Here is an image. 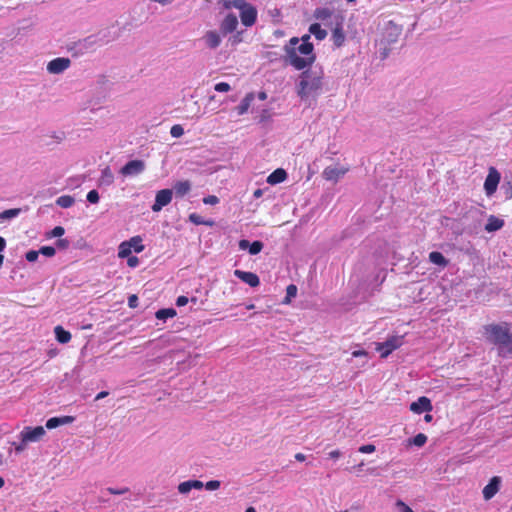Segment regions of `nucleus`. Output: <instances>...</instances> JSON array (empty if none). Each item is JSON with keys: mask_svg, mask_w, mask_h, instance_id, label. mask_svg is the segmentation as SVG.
<instances>
[{"mask_svg": "<svg viewBox=\"0 0 512 512\" xmlns=\"http://www.w3.org/2000/svg\"><path fill=\"white\" fill-rule=\"evenodd\" d=\"M299 41L297 37L291 38L284 50L287 62L296 70H303L314 63L316 56L312 43H299Z\"/></svg>", "mask_w": 512, "mask_h": 512, "instance_id": "nucleus-1", "label": "nucleus"}, {"mask_svg": "<svg viewBox=\"0 0 512 512\" xmlns=\"http://www.w3.org/2000/svg\"><path fill=\"white\" fill-rule=\"evenodd\" d=\"M323 79L322 68L314 67L304 70L296 85L297 95L302 100L318 96L323 88Z\"/></svg>", "mask_w": 512, "mask_h": 512, "instance_id": "nucleus-2", "label": "nucleus"}, {"mask_svg": "<svg viewBox=\"0 0 512 512\" xmlns=\"http://www.w3.org/2000/svg\"><path fill=\"white\" fill-rule=\"evenodd\" d=\"M486 338L489 342L498 346V354L507 357V349L512 344V335L507 325L491 324L484 328Z\"/></svg>", "mask_w": 512, "mask_h": 512, "instance_id": "nucleus-3", "label": "nucleus"}, {"mask_svg": "<svg viewBox=\"0 0 512 512\" xmlns=\"http://www.w3.org/2000/svg\"><path fill=\"white\" fill-rule=\"evenodd\" d=\"M142 238L140 236H134L127 241L122 242L118 247V257L126 258L131 255L132 251L140 253L144 250Z\"/></svg>", "mask_w": 512, "mask_h": 512, "instance_id": "nucleus-4", "label": "nucleus"}, {"mask_svg": "<svg viewBox=\"0 0 512 512\" xmlns=\"http://www.w3.org/2000/svg\"><path fill=\"white\" fill-rule=\"evenodd\" d=\"M45 435L46 430L42 426H26L21 430L18 437L23 438L24 442L29 444L42 440Z\"/></svg>", "mask_w": 512, "mask_h": 512, "instance_id": "nucleus-5", "label": "nucleus"}, {"mask_svg": "<svg viewBox=\"0 0 512 512\" xmlns=\"http://www.w3.org/2000/svg\"><path fill=\"white\" fill-rule=\"evenodd\" d=\"M403 344L402 336H392L385 342L377 343L376 350L380 353L382 358L388 357L394 350L399 348Z\"/></svg>", "mask_w": 512, "mask_h": 512, "instance_id": "nucleus-6", "label": "nucleus"}, {"mask_svg": "<svg viewBox=\"0 0 512 512\" xmlns=\"http://www.w3.org/2000/svg\"><path fill=\"white\" fill-rule=\"evenodd\" d=\"M71 66V60L67 57H57L47 63V71L50 74L58 75Z\"/></svg>", "mask_w": 512, "mask_h": 512, "instance_id": "nucleus-7", "label": "nucleus"}, {"mask_svg": "<svg viewBox=\"0 0 512 512\" xmlns=\"http://www.w3.org/2000/svg\"><path fill=\"white\" fill-rule=\"evenodd\" d=\"M348 171H349V167H347V166H342V165L328 166L323 170L322 176L327 181L337 182Z\"/></svg>", "mask_w": 512, "mask_h": 512, "instance_id": "nucleus-8", "label": "nucleus"}, {"mask_svg": "<svg viewBox=\"0 0 512 512\" xmlns=\"http://www.w3.org/2000/svg\"><path fill=\"white\" fill-rule=\"evenodd\" d=\"M499 182L500 173L494 167H491L484 182V190L487 196H492L496 192Z\"/></svg>", "mask_w": 512, "mask_h": 512, "instance_id": "nucleus-9", "label": "nucleus"}, {"mask_svg": "<svg viewBox=\"0 0 512 512\" xmlns=\"http://www.w3.org/2000/svg\"><path fill=\"white\" fill-rule=\"evenodd\" d=\"M145 170V162L143 160H131L127 162L121 169L120 174L125 177L137 176Z\"/></svg>", "mask_w": 512, "mask_h": 512, "instance_id": "nucleus-10", "label": "nucleus"}, {"mask_svg": "<svg viewBox=\"0 0 512 512\" xmlns=\"http://www.w3.org/2000/svg\"><path fill=\"white\" fill-rule=\"evenodd\" d=\"M173 191L170 189H162L156 193L155 202L151 209L153 212H159L163 207L167 206L172 200Z\"/></svg>", "mask_w": 512, "mask_h": 512, "instance_id": "nucleus-11", "label": "nucleus"}, {"mask_svg": "<svg viewBox=\"0 0 512 512\" xmlns=\"http://www.w3.org/2000/svg\"><path fill=\"white\" fill-rule=\"evenodd\" d=\"M433 409L431 400L425 396L419 397L417 401L410 404V410L415 414L431 412Z\"/></svg>", "mask_w": 512, "mask_h": 512, "instance_id": "nucleus-12", "label": "nucleus"}, {"mask_svg": "<svg viewBox=\"0 0 512 512\" xmlns=\"http://www.w3.org/2000/svg\"><path fill=\"white\" fill-rule=\"evenodd\" d=\"M501 478L494 476L490 479L489 483L483 488V497L485 500L492 499L500 489Z\"/></svg>", "mask_w": 512, "mask_h": 512, "instance_id": "nucleus-13", "label": "nucleus"}, {"mask_svg": "<svg viewBox=\"0 0 512 512\" xmlns=\"http://www.w3.org/2000/svg\"><path fill=\"white\" fill-rule=\"evenodd\" d=\"M234 275L244 283L248 284L250 287H257L260 284L259 277L253 272L242 271L237 269L234 271Z\"/></svg>", "mask_w": 512, "mask_h": 512, "instance_id": "nucleus-14", "label": "nucleus"}, {"mask_svg": "<svg viewBox=\"0 0 512 512\" xmlns=\"http://www.w3.org/2000/svg\"><path fill=\"white\" fill-rule=\"evenodd\" d=\"M204 488V483L200 480H187L184 482H181L177 490L182 495H188L193 489L195 490H201Z\"/></svg>", "mask_w": 512, "mask_h": 512, "instance_id": "nucleus-15", "label": "nucleus"}, {"mask_svg": "<svg viewBox=\"0 0 512 512\" xmlns=\"http://www.w3.org/2000/svg\"><path fill=\"white\" fill-rule=\"evenodd\" d=\"M240 18L243 25L250 27L256 22L257 11L250 4L240 12Z\"/></svg>", "mask_w": 512, "mask_h": 512, "instance_id": "nucleus-16", "label": "nucleus"}, {"mask_svg": "<svg viewBox=\"0 0 512 512\" xmlns=\"http://www.w3.org/2000/svg\"><path fill=\"white\" fill-rule=\"evenodd\" d=\"M202 40L204 41L206 47L210 49H216L220 46L222 42L221 35L215 30L207 31Z\"/></svg>", "mask_w": 512, "mask_h": 512, "instance_id": "nucleus-17", "label": "nucleus"}, {"mask_svg": "<svg viewBox=\"0 0 512 512\" xmlns=\"http://www.w3.org/2000/svg\"><path fill=\"white\" fill-rule=\"evenodd\" d=\"M239 248L241 250H248L250 255H257L259 254L263 249V243L261 241H254L250 243L246 239H242L239 241Z\"/></svg>", "mask_w": 512, "mask_h": 512, "instance_id": "nucleus-18", "label": "nucleus"}, {"mask_svg": "<svg viewBox=\"0 0 512 512\" xmlns=\"http://www.w3.org/2000/svg\"><path fill=\"white\" fill-rule=\"evenodd\" d=\"M238 26L237 16L234 14H228L222 21L220 28L224 34L232 33Z\"/></svg>", "mask_w": 512, "mask_h": 512, "instance_id": "nucleus-19", "label": "nucleus"}, {"mask_svg": "<svg viewBox=\"0 0 512 512\" xmlns=\"http://www.w3.org/2000/svg\"><path fill=\"white\" fill-rule=\"evenodd\" d=\"M75 420L73 416H62V417H52L46 421L47 429H54L62 425H67L72 423Z\"/></svg>", "mask_w": 512, "mask_h": 512, "instance_id": "nucleus-20", "label": "nucleus"}, {"mask_svg": "<svg viewBox=\"0 0 512 512\" xmlns=\"http://www.w3.org/2000/svg\"><path fill=\"white\" fill-rule=\"evenodd\" d=\"M504 226V220L494 215L488 217L485 230L489 233L500 230Z\"/></svg>", "mask_w": 512, "mask_h": 512, "instance_id": "nucleus-21", "label": "nucleus"}, {"mask_svg": "<svg viewBox=\"0 0 512 512\" xmlns=\"http://www.w3.org/2000/svg\"><path fill=\"white\" fill-rule=\"evenodd\" d=\"M286 178V171L282 168H278L267 177V183L270 185H276L283 182Z\"/></svg>", "mask_w": 512, "mask_h": 512, "instance_id": "nucleus-22", "label": "nucleus"}, {"mask_svg": "<svg viewBox=\"0 0 512 512\" xmlns=\"http://www.w3.org/2000/svg\"><path fill=\"white\" fill-rule=\"evenodd\" d=\"M114 182V175L109 167H105L101 171V175L98 179L99 186H110Z\"/></svg>", "mask_w": 512, "mask_h": 512, "instance_id": "nucleus-23", "label": "nucleus"}, {"mask_svg": "<svg viewBox=\"0 0 512 512\" xmlns=\"http://www.w3.org/2000/svg\"><path fill=\"white\" fill-rule=\"evenodd\" d=\"M333 12L329 8H317L314 12V17L321 21L325 26H329L328 20L331 18Z\"/></svg>", "mask_w": 512, "mask_h": 512, "instance_id": "nucleus-24", "label": "nucleus"}, {"mask_svg": "<svg viewBox=\"0 0 512 512\" xmlns=\"http://www.w3.org/2000/svg\"><path fill=\"white\" fill-rule=\"evenodd\" d=\"M22 212L21 208H12L0 212V223L17 218Z\"/></svg>", "mask_w": 512, "mask_h": 512, "instance_id": "nucleus-25", "label": "nucleus"}, {"mask_svg": "<svg viewBox=\"0 0 512 512\" xmlns=\"http://www.w3.org/2000/svg\"><path fill=\"white\" fill-rule=\"evenodd\" d=\"M309 33L319 41L324 40L327 36V31L325 29H322L321 25L318 23L310 25Z\"/></svg>", "mask_w": 512, "mask_h": 512, "instance_id": "nucleus-26", "label": "nucleus"}, {"mask_svg": "<svg viewBox=\"0 0 512 512\" xmlns=\"http://www.w3.org/2000/svg\"><path fill=\"white\" fill-rule=\"evenodd\" d=\"M55 337L58 342L65 344L71 340L70 332L63 329L61 326H56L54 329Z\"/></svg>", "mask_w": 512, "mask_h": 512, "instance_id": "nucleus-27", "label": "nucleus"}, {"mask_svg": "<svg viewBox=\"0 0 512 512\" xmlns=\"http://www.w3.org/2000/svg\"><path fill=\"white\" fill-rule=\"evenodd\" d=\"M429 260L435 265L446 267L448 265V260L443 256L442 253L438 251H433L429 254Z\"/></svg>", "mask_w": 512, "mask_h": 512, "instance_id": "nucleus-28", "label": "nucleus"}, {"mask_svg": "<svg viewBox=\"0 0 512 512\" xmlns=\"http://www.w3.org/2000/svg\"><path fill=\"white\" fill-rule=\"evenodd\" d=\"M253 100H254V95H253V93H248V94H247V95L242 99L241 103H240V104H239V106L237 107L238 114H239V115H243V114H245V113L248 111V109H249V107H250V105H251V103H252V101H253Z\"/></svg>", "mask_w": 512, "mask_h": 512, "instance_id": "nucleus-29", "label": "nucleus"}, {"mask_svg": "<svg viewBox=\"0 0 512 512\" xmlns=\"http://www.w3.org/2000/svg\"><path fill=\"white\" fill-rule=\"evenodd\" d=\"M191 189V184L189 181H179L174 185V191L178 196L186 195Z\"/></svg>", "mask_w": 512, "mask_h": 512, "instance_id": "nucleus-30", "label": "nucleus"}, {"mask_svg": "<svg viewBox=\"0 0 512 512\" xmlns=\"http://www.w3.org/2000/svg\"><path fill=\"white\" fill-rule=\"evenodd\" d=\"M176 310L173 308H164L156 312L155 316L158 320H167L176 316Z\"/></svg>", "mask_w": 512, "mask_h": 512, "instance_id": "nucleus-31", "label": "nucleus"}, {"mask_svg": "<svg viewBox=\"0 0 512 512\" xmlns=\"http://www.w3.org/2000/svg\"><path fill=\"white\" fill-rule=\"evenodd\" d=\"M189 221L195 225H206L210 227L214 225L213 220H205L202 216H200L197 213H191L189 215Z\"/></svg>", "mask_w": 512, "mask_h": 512, "instance_id": "nucleus-32", "label": "nucleus"}, {"mask_svg": "<svg viewBox=\"0 0 512 512\" xmlns=\"http://www.w3.org/2000/svg\"><path fill=\"white\" fill-rule=\"evenodd\" d=\"M75 203L74 197L70 195H63L57 198L56 204L61 208H70Z\"/></svg>", "mask_w": 512, "mask_h": 512, "instance_id": "nucleus-33", "label": "nucleus"}, {"mask_svg": "<svg viewBox=\"0 0 512 512\" xmlns=\"http://www.w3.org/2000/svg\"><path fill=\"white\" fill-rule=\"evenodd\" d=\"M249 3H247L245 0H233L226 3V8L234 7L238 9L240 12L246 8Z\"/></svg>", "mask_w": 512, "mask_h": 512, "instance_id": "nucleus-34", "label": "nucleus"}, {"mask_svg": "<svg viewBox=\"0 0 512 512\" xmlns=\"http://www.w3.org/2000/svg\"><path fill=\"white\" fill-rule=\"evenodd\" d=\"M297 295V287L294 284H290L286 289V297L283 303L288 304L290 300Z\"/></svg>", "mask_w": 512, "mask_h": 512, "instance_id": "nucleus-35", "label": "nucleus"}, {"mask_svg": "<svg viewBox=\"0 0 512 512\" xmlns=\"http://www.w3.org/2000/svg\"><path fill=\"white\" fill-rule=\"evenodd\" d=\"M427 442V436L423 433L417 434L410 440V443L417 446L422 447Z\"/></svg>", "mask_w": 512, "mask_h": 512, "instance_id": "nucleus-36", "label": "nucleus"}, {"mask_svg": "<svg viewBox=\"0 0 512 512\" xmlns=\"http://www.w3.org/2000/svg\"><path fill=\"white\" fill-rule=\"evenodd\" d=\"M170 134L174 138H179L184 134V129L181 125L176 124L171 127Z\"/></svg>", "mask_w": 512, "mask_h": 512, "instance_id": "nucleus-37", "label": "nucleus"}, {"mask_svg": "<svg viewBox=\"0 0 512 512\" xmlns=\"http://www.w3.org/2000/svg\"><path fill=\"white\" fill-rule=\"evenodd\" d=\"M39 254H42L46 257H53L56 254V249L52 246H43L40 248Z\"/></svg>", "mask_w": 512, "mask_h": 512, "instance_id": "nucleus-38", "label": "nucleus"}, {"mask_svg": "<svg viewBox=\"0 0 512 512\" xmlns=\"http://www.w3.org/2000/svg\"><path fill=\"white\" fill-rule=\"evenodd\" d=\"M64 233L65 229L62 226H56L47 234V236L50 238L61 237Z\"/></svg>", "mask_w": 512, "mask_h": 512, "instance_id": "nucleus-39", "label": "nucleus"}, {"mask_svg": "<svg viewBox=\"0 0 512 512\" xmlns=\"http://www.w3.org/2000/svg\"><path fill=\"white\" fill-rule=\"evenodd\" d=\"M86 199L88 202L92 204H97L99 202V193L96 190H91L88 192Z\"/></svg>", "mask_w": 512, "mask_h": 512, "instance_id": "nucleus-40", "label": "nucleus"}, {"mask_svg": "<svg viewBox=\"0 0 512 512\" xmlns=\"http://www.w3.org/2000/svg\"><path fill=\"white\" fill-rule=\"evenodd\" d=\"M220 486H221V483L218 480H210L204 484L205 489L208 491H215V490L219 489Z\"/></svg>", "mask_w": 512, "mask_h": 512, "instance_id": "nucleus-41", "label": "nucleus"}, {"mask_svg": "<svg viewBox=\"0 0 512 512\" xmlns=\"http://www.w3.org/2000/svg\"><path fill=\"white\" fill-rule=\"evenodd\" d=\"M19 442H13L12 445L14 446V449L16 453H21L27 448V443L24 442L23 438H19Z\"/></svg>", "mask_w": 512, "mask_h": 512, "instance_id": "nucleus-42", "label": "nucleus"}, {"mask_svg": "<svg viewBox=\"0 0 512 512\" xmlns=\"http://www.w3.org/2000/svg\"><path fill=\"white\" fill-rule=\"evenodd\" d=\"M106 491L112 495H123V494H126L127 492H129V488L123 487V488L117 489V488H113V487H108L106 489Z\"/></svg>", "mask_w": 512, "mask_h": 512, "instance_id": "nucleus-43", "label": "nucleus"}, {"mask_svg": "<svg viewBox=\"0 0 512 512\" xmlns=\"http://www.w3.org/2000/svg\"><path fill=\"white\" fill-rule=\"evenodd\" d=\"M214 89L217 92H228V91H230L231 87L226 82H219V83L215 84Z\"/></svg>", "mask_w": 512, "mask_h": 512, "instance_id": "nucleus-44", "label": "nucleus"}, {"mask_svg": "<svg viewBox=\"0 0 512 512\" xmlns=\"http://www.w3.org/2000/svg\"><path fill=\"white\" fill-rule=\"evenodd\" d=\"M375 450H376V447L373 444L362 445L358 449V451L360 453H364V454L373 453Z\"/></svg>", "mask_w": 512, "mask_h": 512, "instance_id": "nucleus-45", "label": "nucleus"}, {"mask_svg": "<svg viewBox=\"0 0 512 512\" xmlns=\"http://www.w3.org/2000/svg\"><path fill=\"white\" fill-rule=\"evenodd\" d=\"M203 203L207 205H216L219 203V198L215 195H209L203 198Z\"/></svg>", "mask_w": 512, "mask_h": 512, "instance_id": "nucleus-46", "label": "nucleus"}, {"mask_svg": "<svg viewBox=\"0 0 512 512\" xmlns=\"http://www.w3.org/2000/svg\"><path fill=\"white\" fill-rule=\"evenodd\" d=\"M39 251L36 250H30L26 253L25 258L29 262H34L38 259Z\"/></svg>", "mask_w": 512, "mask_h": 512, "instance_id": "nucleus-47", "label": "nucleus"}, {"mask_svg": "<svg viewBox=\"0 0 512 512\" xmlns=\"http://www.w3.org/2000/svg\"><path fill=\"white\" fill-rule=\"evenodd\" d=\"M126 258L129 267L135 268L139 265V259L136 256H128Z\"/></svg>", "mask_w": 512, "mask_h": 512, "instance_id": "nucleus-48", "label": "nucleus"}, {"mask_svg": "<svg viewBox=\"0 0 512 512\" xmlns=\"http://www.w3.org/2000/svg\"><path fill=\"white\" fill-rule=\"evenodd\" d=\"M188 302H189V299H188L186 296H179V297L176 299V305H177L178 307L185 306Z\"/></svg>", "mask_w": 512, "mask_h": 512, "instance_id": "nucleus-49", "label": "nucleus"}, {"mask_svg": "<svg viewBox=\"0 0 512 512\" xmlns=\"http://www.w3.org/2000/svg\"><path fill=\"white\" fill-rule=\"evenodd\" d=\"M56 246L60 249H66L69 246V241L67 239H59L56 242Z\"/></svg>", "mask_w": 512, "mask_h": 512, "instance_id": "nucleus-50", "label": "nucleus"}, {"mask_svg": "<svg viewBox=\"0 0 512 512\" xmlns=\"http://www.w3.org/2000/svg\"><path fill=\"white\" fill-rule=\"evenodd\" d=\"M137 303H138V298L136 295H131L129 298H128V305L130 308H135L137 307Z\"/></svg>", "mask_w": 512, "mask_h": 512, "instance_id": "nucleus-51", "label": "nucleus"}, {"mask_svg": "<svg viewBox=\"0 0 512 512\" xmlns=\"http://www.w3.org/2000/svg\"><path fill=\"white\" fill-rule=\"evenodd\" d=\"M97 43V40L94 36H89L86 39H84V46H91Z\"/></svg>", "mask_w": 512, "mask_h": 512, "instance_id": "nucleus-52", "label": "nucleus"}, {"mask_svg": "<svg viewBox=\"0 0 512 512\" xmlns=\"http://www.w3.org/2000/svg\"><path fill=\"white\" fill-rule=\"evenodd\" d=\"M342 455V453L339 451V450H333L331 452H329L328 456L332 459H338L340 458Z\"/></svg>", "mask_w": 512, "mask_h": 512, "instance_id": "nucleus-53", "label": "nucleus"}, {"mask_svg": "<svg viewBox=\"0 0 512 512\" xmlns=\"http://www.w3.org/2000/svg\"><path fill=\"white\" fill-rule=\"evenodd\" d=\"M366 355H367V352L365 350H355L352 352L353 357H361V356H366Z\"/></svg>", "mask_w": 512, "mask_h": 512, "instance_id": "nucleus-54", "label": "nucleus"}, {"mask_svg": "<svg viewBox=\"0 0 512 512\" xmlns=\"http://www.w3.org/2000/svg\"><path fill=\"white\" fill-rule=\"evenodd\" d=\"M295 459L299 462H303L306 459V456L303 453H296Z\"/></svg>", "mask_w": 512, "mask_h": 512, "instance_id": "nucleus-55", "label": "nucleus"}, {"mask_svg": "<svg viewBox=\"0 0 512 512\" xmlns=\"http://www.w3.org/2000/svg\"><path fill=\"white\" fill-rule=\"evenodd\" d=\"M107 395H108L107 391H101L100 393H98L96 395L95 400H100L102 398H105Z\"/></svg>", "mask_w": 512, "mask_h": 512, "instance_id": "nucleus-56", "label": "nucleus"}, {"mask_svg": "<svg viewBox=\"0 0 512 512\" xmlns=\"http://www.w3.org/2000/svg\"><path fill=\"white\" fill-rule=\"evenodd\" d=\"M263 195L262 189H256L253 193L254 198H260Z\"/></svg>", "mask_w": 512, "mask_h": 512, "instance_id": "nucleus-57", "label": "nucleus"}, {"mask_svg": "<svg viewBox=\"0 0 512 512\" xmlns=\"http://www.w3.org/2000/svg\"><path fill=\"white\" fill-rule=\"evenodd\" d=\"M6 247V240L0 236V252H2Z\"/></svg>", "mask_w": 512, "mask_h": 512, "instance_id": "nucleus-58", "label": "nucleus"}, {"mask_svg": "<svg viewBox=\"0 0 512 512\" xmlns=\"http://www.w3.org/2000/svg\"><path fill=\"white\" fill-rule=\"evenodd\" d=\"M310 33L309 34H305L301 37V43H306V42H309L310 40Z\"/></svg>", "mask_w": 512, "mask_h": 512, "instance_id": "nucleus-59", "label": "nucleus"}, {"mask_svg": "<svg viewBox=\"0 0 512 512\" xmlns=\"http://www.w3.org/2000/svg\"><path fill=\"white\" fill-rule=\"evenodd\" d=\"M432 419H433V417H432V415H431V414H426V415L424 416V420H425V422H431V421H432Z\"/></svg>", "mask_w": 512, "mask_h": 512, "instance_id": "nucleus-60", "label": "nucleus"}, {"mask_svg": "<svg viewBox=\"0 0 512 512\" xmlns=\"http://www.w3.org/2000/svg\"><path fill=\"white\" fill-rule=\"evenodd\" d=\"M363 466H364V463H363V462H361L360 464H358V465H357V466H355L354 468H355L356 470H358V471H361V470H362V468H363Z\"/></svg>", "mask_w": 512, "mask_h": 512, "instance_id": "nucleus-61", "label": "nucleus"}, {"mask_svg": "<svg viewBox=\"0 0 512 512\" xmlns=\"http://www.w3.org/2000/svg\"><path fill=\"white\" fill-rule=\"evenodd\" d=\"M245 512H257L256 509L254 507H248Z\"/></svg>", "mask_w": 512, "mask_h": 512, "instance_id": "nucleus-62", "label": "nucleus"}, {"mask_svg": "<svg viewBox=\"0 0 512 512\" xmlns=\"http://www.w3.org/2000/svg\"><path fill=\"white\" fill-rule=\"evenodd\" d=\"M259 98H260L261 100H265V99H266V94H265L264 92L260 93V94H259Z\"/></svg>", "mask_w": 512, "mask_h": 512, "instance_id": "nucleus-63", "label": "nucleus"}, {"mask_svg": "<svg viewBox=\"0 0 512 512\" xmlns=\"http://www.w3.org/2000/svg\"><path fill=\"white\" fill-rule=\"evenodd\" d=\"M511 354H512V347H511V345H510V346H509V348L507 349V357H508L509 355H511Z\"/></svg>", "mask_w": 512, "mask_h": 512, "instance_id": "nucleus-64", "label": "nucleus"}]
</instances>
